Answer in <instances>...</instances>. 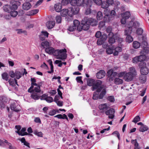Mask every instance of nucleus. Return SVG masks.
Listing matches in <instances>:
<instances>
[{
  "label": "nucleus",
  "instance_id": "60",
  "mask_svg": "<svg viewBox=\"0 0 149 149\" xmlns=\"http://www.w3.org/2000/svg\"><path fill=\"white\" fill-rule=\"evenodd\" d=\"M56 113V111L54 109L51 110L49 111L48 114L51 116H53Z\"/></svg>",
  "mask_w": 149,
  "mask_h": 149
},
{
  "label": "nucleus",
  "instance_id": "14",
  "mask_svg": "<svg viewBox=\"0 0 149 149\" xmlns=\"http://www.w3.org/2000/svg\"><path fill=\"white\" fill-rule=\"evenodd\" d=\"M11 3L12 6L11 8L12 10H16L18 6L20 4V2L19 1H12Z\"/></svg>",
  "mask_w": 149,
  "mask_h": 149
},
{
  "label": "nucleus",
  "instance_id": "15",
  "mask_svg": "<svg viewBox=\"0 0 149 149\" xmlns=\"http://www.w3.org/2000/svg\"><path fill=\"white\" fill-rule=\"evenodd\" d=\"M105 75V71L103 70H100L96 74L97 77L99 79H101L104 77Z\"/></svg>",
  "mask_w": 149,
  "mask_h": 149
},
{
  "label": "nucleus",
  "instance_id": "6",
  "mask_svg": "<svg viewBox=\"0 0 149 149\" xmlns=\"http://www.w3.org/2000/svg\"><path fill=\"white\" fill-rule=\"evenodd\" d=\"M19 102L17 101H13L10 106L11 109L15 112L19 111L21 110V107L19 105Z\"/></svg>",
  "mask_w": 149,
  "mask_h": 149
},
{
  "label": "nucleus",
  "instance_id": "55",
  "mask_svg": "<svg viewBox=\"0 0 149 149\" xmlns=\"http://www.w3.org/2000/svg\"><path fill=\"white\" fill-rule=\"evenodd\" d=\"M108 100L111 102H114L115 101V98L113 96H109L107 98Z\"/></svg>",
  "mask_w": 149,
  "mask_h": 149
},
{
  "label": "nucleus",
  "instance_id": "51",
  "mask_svg": "<svg viewBox=\"0 0 149 149\" xmlns=\"http://www.w3.org/2000/svg\"><path fill=\"white\" fill-rule=\"evenodd\" d=\"M104 16H110V11L108 9H105L104 12Z\"/></svg>",
  "mask_w": 149,
  "mask_h": 149
},
{
  "label": "nucleus",
  "instance_id": "31",
  "mask_svg": "<svg viewBox=\"0 0 149 149\" xmlns=\"http://www.w3.org/2000/svg\"><path fill=\"white\" fill-rule=\"evenodd\" d=\"M114 82L115 84L117 85L121 84L123 83V80L119 78H116L114 80Z\"/></svg>",
  "mask_w": 149,
  "mask_h": 149
},
{
  "label": "nucleus",
  "instance_id": "10",
  "mask_svg": "<svg viewBox=\"0 0 149 149\" xmlns=\"http://www.w3.org/2000/svg\"><path fill=\"white\" fill-rule=\"evenodd\" d=\"M135 76L130 73L126 72L123 77L124 79L127 81H132Z\"/></svg>",
  "mask_w": 149,
  "mask_h": 149
},
{
  "label": "nucleus",
  "instance_id": "61",
  "mask_svg": "<svg viewBox=\"0 0 149 149\" xmlns=\"http://www.w3.org/2000/svg\"><path fill=\"white\" fill-rule=\"evenodd\" d=\"M82 78V77L81 76L77 77L76 78V80L77 82L82 84L83 83V81L81 80Z\"/></svg>",
  "mask_w": 149,
  "mask_h": 149
},
{
  "label": "nucleus",
  "instance_id": "32",
  "mask_svg": "<svg viewBox=\"0 0 149 149\" xmlns=\"http://www.w3.org/2000/svg\"><path fill=\"white\" fill-rule=\"evenodd\" d=\"M4 97L2 96H0V108L2 109L4 108L5 104L3 102Z\"/></svg>",
  "mask_w": 149,
  "mask_h": 149
},
{
  "label": "nucleus",
  "instance_id": "36",
  "mask_svg": "<svg viewBox=\"0 0 149 149\" xmlns=\"http://www.w3.org/2000/svg\"><path fill=\"white\" fill-rule=\"evenodd\" d=\"M101 91L100 95L99 94V99H102L106 93V91L104 89L102 88Z\"/></svg>",
  "mask_w": 149,
  "mask_h": 149
},
{
  "label": "nucleus",
  "instance_id": "12",
  "mask_svg": "<svg viewBox=\"0 0 149 149\" xmlns=\"http://www.w3.org/2000/svg\"><path fill=\"white\" fill-rule=\"evenodd\" d=\"M114 112L115 110L114 109L111 108L106 111L105 112V113L106 115H109L108 117L109 118L112 119L114 116Z\"/></svg>",
  "mask_w": 149,
  "mask_h": 149
},
{
  "label": "nucleus",
  "instance_id": "44",
  "mask_svg": "<svg viewBox=\"0 0 149 149\" xmlns=\"http://www.w3.org/2000/svg\"><path fill=\"white\" fill-rule=\"evenodd\" d=\"M95 81L93 79H90L87 81L88 85L89 86H93Z\"/></svg>",
  "mask_w": 149,
  "mask_h": 149
},
{
  "label": "nucleus",
  "instance_id": "9",
  "mask_svg": "<svg viewBox=\"0 0 149 149\" xmlns=\"http://www.w3.org/2000/svg\"><path fill=\"white\" fill-rule=\"evenodd\" d=\"M70 13L69 14V16L71 17L74 15L77 14L79 12V8L78 6L75 7L74 8L72 7L70 8Z\"/></svg>",
  "mask_w": 149,
  "mask_h": 149
},
{
  "label": "nucleus",
  "instance_id": "33",
  "mask_svg": "<svg viewBox=\"0 0 149 149\" xmlns=\"http://www.w3.org/2000/svg\"><path fill=\"white\" fill-rule=\"evenodd\" d=\"M148 128L146 125H143L139 128V131L142 132H144L148 130Z\"/></svg>",
  "mask_w": 149,
  "mask_h": 149
},
{
  "label": "nucleus",
  "instance_id": "16",
  "mask_svg": "<svg viewBox=\"0 0 149 149\" xmlns=\"http://www.w3.org/2000/svg\"><path fill=\"white\" fill-rule=\"evenodd\" d=\"M146 57L145 55H141L138 57L137 58H134L133 60L134 61L135 60H136L137 61H140L141 62H144L143 61L146 59Z\"/></svg>",
  "mask_w": 149,
  "mask_h": 149
},
{
  "label": "nucleus",
  "instance_id": "59",
  "mask_svg": "<svg viewBox=\"0 0 149 149\" xmlns=\"http://www.w3.org/2000/svg\"><path fill=\"white\" fill-rule=\"evenodd\" d=\"M77 0H72L70 1V4L73 6H77Z\"/></svg>",
  "mask_w": 149,
  "mask_h": 149
},
{
  "label": "nucleus",
  "instance_id": "30",
  "mask_svg": "<svg viewBox=\"0 0 149 149\" xmlns=\"http://www.w3.org/2000/svg\"><path fill=\"white\" fill-rule=\"evenodd\" d=\"M4 10L7 12L9 13L10 10H12L10 5H5L3 7Z\"/></svg>",
  "mask_w": 149,
  "mask_h": 149
},
{
  "label": "nucleus",
  "instance_id": "20",
  "mask_svg": "<svg viewBox=\"0 0 149 149\" xmlns=\"http://www.w3.org/2000/svg\"><path fill=\"white\" fill-rule=\"evenodd\" d=\"M55 25V22L54 21H49L47 22L46 25L48 29H52L54 27Z\"/></svg>",
  "mask_w": 149,
  "mask_h": 149
},
{
  "label": "nucleus",
  "instance_id": "48",
  "mask_svg": "<svg viewBox=\"0 0 149 149\" xmlns=\"http://www.w3.org/2000/svg\"><path fill=\"white\" fill-rule=\"evenodd\" d=\"M18 13L17 11L13 10L10 12V15L13 17H15L17 15Z\"/></svg>",
  "mask_w": 149,
  "mask_h": 149
},
{
  "label": "nucleus",
  "instance_id": "57",
  "mask_svg": "<svg viewBox=\"0 0 149 149\" xmlns=\"http://www.w3.org/2000/svg\"><path fill=\"white\" fill-rule=\"evenodd\" d=\"M140 118L139 116H136L134 119L133 122L136 123L140 120Z\"/></svg>",
  "mask_w": 149,
  "mask_h": 149
},
{
  "label": "nucleus",
  "instance_id": "39",
  "mask_svg": "<svg viewBox=\"0 0 149 149\" xmlns=\"http://www.w3.org/2000/svg\"><path fill=\"white\" fill-rule=\"evenodd\" d=\"M15 75L16 78L17 79H19L22 77V74L19 71H16Z\"/></svg>",
  "mask_w": 149,
  "mask_h": 149
},
{
  "label": "nucleus",
  "instance_id": "46",
  "mask_svg": "<svg viewBox=\"0 0 149 149\" xmlns=\"http://www.w3.org/2000/svg\"><path fill=\"white\" fill-rule=\"evenodd\" d=\"M97 92H95L93 95V99L94 100H96L99 99V93L97 94Z\"/></svg>",
  "mask_w": 149,
  "mask_h": 149
},
{
  "label": "nucleus",
  "instance_id": "56",
  "mask_svg": "<svg viewBox=\"0 0 149 149\" xmlns=\"http://www.w3.org/2000/svg\"><path fill=\"white\" fill-rule=\"evenodd\" d=\"M84 0H77V6H79L83 5Z\"/></svg>",
  "mask_w": 149,
  "mask_h": 149
},
{
  "label": "nucleus",
  "instance_id": "47",
  "mask_svg": "<svg viewBox=\"0 0 149 149\" xmlns=\"http://www.w3.org/2000/svg\"><path fill=\"white\" fill-rule=\"evenodd\" d=\"M132 143L134 146V148L139 147V143H137L136 140H131Z\"/></svg>",
  "mask_w": 149,
  "mask_h": 149
},
{
  "label": "nucleus",
  "instance_id": "24",
  "mask_svg": "<svg viewBox=\"0 0 149 149\" xmlns=\"http://www.w3.org/2000/svg\"><path fill=\"white\" fill-rule=\"evenodd\" d=\"M99 108L100 110L102 111H104L108 109V107L106 104H102L99 106Z\"/></svg>",
  "mask_w": 149,
  "mask_h": 149
},
{
  "label": "nucleus",
  "instance_id": "62",
  "mask_svg": "<svg viewBox=\"0 0 149 149\" xmlns=\"http://www.w3.org/2000/svg\"><path fill=\"white\" fill-rule=\"evenodd\" d=\"M46 101L48 103H51L53 101V99L52 97L48 96Z\"/></svg>",
  "mask_w": 149,
  "mask_h": 149
},
{
  "label": "nucleus",
  "instance_id": "1",
  "mask_svg": "<svg viewBox=\"0 0 149 149\" xmlns=\"http://www.w3.org/2000/svg\"><path fill=\"white\" fill-rule=\"evenodd\" d=\"M31 86L29 88L28 91L31 93V98L34 100H38L40 98V96L41 83H36V80L34 78H31Z\"/></svg>",
  "mask_w": 149,
  "mask_h": 149
},
{
  "label": "nucleus",
  "instance_id": "49",
  "mask_svg": "<svg viewBox=\"0 0 149 149\" xmlns=\"http://www.w3.org/2000/svg\"><path fill=\"white\" fill-rule=\"evenodd\" d=\"M70 0H62L61 1V4L63 6H66L70 3Z\"/></svg>",
  "mask_w": 149,
  "mask_h": 149
},
{
  "label": "nucleus",
  "instance_id": "53",
  "mask_svg": "<svg viewBox=\"0 0 149 149\" xmlns=\"http://www.w3.org/2000/svg\"><path fill=\"white\" fill-rule=\"evenodd\" d=\"M143 32V29L141 28H139L136 30V33L139 35H141Z\"/></svg>",
  "mask_w": 149,
  "mask_h": 149
},
{
  "label": "nucleus",
  "instance_id": "40",
  "mask_svg": "<svg viewBox=\"0 0 149 149\" xmlns=\"http://www.w3.org/2000/svg\"><path fill=\"white\" fill-rule=\"evenodd\" d=\"M2 78L6 81L8 80L9 76L8 74L6 72H4L2 74Z\"/></svg>",
  "mask_w": 149,
  "mask_h": 149
},
{
  "label": "nucleus",
  "instance_id": "54",
  "mask_svg": "<svg viewBox=\"0 0 149 149\" xmlns=\"http://www.w3.org/2000/svg\"><path fill=\"white\" fill-rule=\"evenodd\" d=\"M54 63L56 64H58V66L60 67H61L63 65V63L61 60H56L54 62Z\"/></svg>",
  "mask_w": 149,
  "mask_h": 149
},
{
  "label": "nucleus",
  "instance_id": "29",
  "mask_svg": "<svg viewBox=\"0 0 149 149\" xmlns=\"http://www.w3.org/2000/svg\"><path fill=\"white\" fill-rule=\"evenodd\" d=\"M114 49L115 47L113 46L107 48L106 50L107 54H112L113 51L114 50Z\"/></svg>",
  "mask_w": 149,
  "mask_h": 149
},
{
  "label": "nucleus",
  "instance_id": "50",
  "mask_svg": "<svg viewBox=\"0 0 149 149\" xmlns=\"http://www.w3.org/2000/svg\"><path fill=\"white\" fill-rule=\"evenodd\" d=\"M105 22L104 21H101L100 22L98 27L100 29L105 26Z\"/></svg>",
  "mask_w": 149,
  "mask_h": 149
},
{
  "label": "nucleus",
  "instance_id": "43",
  "mask_svg": "<svg viewBox=\"0 0 149 149\" xmlns=\"http://www.w3.org/2000/svg\"><path fill=\"white\" fill-rule=\"evenodd\" d=\"M112 28L110 26L108 27L106 29V31L107 33H109V34L108 35V36H113V33L111 32Z\"/></svg>",
  "mask_w": 149,
  "mask_h": 149
},
{
  "label": "nucleus",
  "instance_id": "8",
  "mask_svg": "<svg viewBox=\"0 0 149 149\" xmlns=\"http://www.w3.org/2000/svg\"><path fill=\"white\" fill-rule=\"evenodd\" d=\"M5 143L9 146L10 149H15V148L12 146L11 144L8 142L7 140L4 139L3 140L0 139V146L4 147L6 146Z\"/></svg>",
  "mask_w": 149,
  "mask_h": 149
},
{
  "label": "nucleus",
  "instance_id": "35",
  "mask_svg": "<svg viewBox=\"0 0 149 149\" xmlns=\"http://www.w3.org/2000/svg\"><path fill=\"white\" fill-rule=\"evenodd\" d=\"M101 7L102 8L107 9L109 6V5L106 1L102 2L101 4Z\"/></svg>",
  "mask_w": 149,
  "mask_h": 149
},
{
  "label": "nucleus",
  "instance_id": "58",
  "mask_svg": "<svg viewBox=\"0 0 149 149\" xmlns=\"http://www.w3.org/2000/svg\"><path fill=\"white\" fill-rule=\"evenodd\" d=\"M110 16H104L103 17V20L105 22H109L110 20Z\"/></svg>",
  "mask_w": 149,
  "mask_h": 149
},
{
  "label": "nucleus",
  "instance_id": "7",
  "mask_svg": "<svg viewBox=\"0 0 149 149\" xmlns=\"http://www.w3.org/2000/svg\"><path fill=\"white\" fill-rule=\"evenodd\" d=\"M83 19H85L86 21V23L89 25H90L92 26H95L97 25V22L96 20L93 18H88L87 17H84Z\"/></svg>",
  "mask_w": 149,
  "mask_h": 149
},
{
  "label": "nucleus",
  "instance_id": "2",
  "mask_svg": "<svg viewBox=\"0 0 149 149\" xmlns=\"http://www.w3.org/2000/svg\"><path fill=\"white\" fill-rule=\"evenodd\" d=\"M66 52V50L65 48L61 49H54L52 54L56 56V59L64 61L67 57Z\"/></svg>",
  "mask_w": 149,
  "mask_h": 149
},
{
  "label": "nucleus",
  "instance_id": "4",
  "mask_svg": "<svg viewBox=\"0 0 149 149\" xmlns=\"http://www.w3.org/2000/svg\"><path fill=\"white\" fill-rule=\"evenodd\" d=\"M132 31V28L131 27L127 28L125 31V34L127 36L126 41L128 43L132 42L133 40V38L130 35Z\"/></svg>",
  "mask_w": 149,
  "mask_h": 149
},
{
  "label": "nucleus",
  "instance_id": "26",
  "mask_svg": "<svg viewBox=\"0 0 149 149\" xmlns=\"http://www.w3.org/2000/svg\"><path fill=\"white\" fill-rule=\"evenodd\" d=\"M8 82L10 85L13 86L14 87L15 86L16 84L18 86V85L17 84V80L15 79H10L9 80Z\"/></svg>",
  "mask_w": 149,
  "mask_h": 149
},
{
  "label": "nucleus",
  "instance_id": "5",
  "mask_svg": "<svg viewBox=\"0 0 149 149\" xmlns=\"http://www.w3.org/2000/svg\"><path fill=\"white\" fill-rule=\"evenodd\" d=\"M139 67L140 69V72L142 75H146L149 72V70L146 67L145 62H141L139 64Z\"/></svg>",
  "mask_w": 149,
  "mask_h": 149
},
{
  "label": "nucleus",
  "instance_id": "25",
  "mask_svg": "<svg viewBox=\"0 0 149 149\" xmlns=\"http://www.w3.org/2000/svg\"><path fill=\"white\" fill-rule=\"evenodd\" d=\"M31 7V5L29 2H26L24 3L22 5L23 9L24 10H28Z\"/></svg>",
  "mask_w": 149,
  "mask_h": 149
},
{
  "label": "nucleus",
  "instance_id": "13",
  "mask_svg": "<svg viewBox=\"0 0 149 149\" xmlns=\"http://www.w3.org/2000/svg\"><path fill=\"white\" fill-rule=\"evenodd\" d=\"M49 34V33L46 31H42L39 36L40 40L42 41L45 40L46 38H48Z\"/></svg>",
  "mask_w": 149,
  "mask_h": 149
},
{
  "label": "nucleus",
  "instance_id": "41",
  "mask_svg": "<svg viewBox=\"0 0 149 149\" xmlns=\"http://www.w3.org/2000/svg\"><path fill=\"white\" fill-rule=\"evenodd\" d=\"M130 23L131 24L133 23V25L132 26V27H134L135 28H137L139 26V23L137 21H135L134 22H131ZM131 27V26H130Z\"/></svg>",
  "mask_w": 149,
  "mask_h": 149
},
{
  "label": "nucleus",
  "instance_id": "22",
  "mask_svg": "<svg viewBox=\"0 0 149 149\" xmlns=\"http://www.w3.org/2000/svg\"><path fill=\"white\" fill-rule=\"evenodd\" d=\"M54 49L53 47H50V46L48 48L46 49L45 50V52L48 54L52 55L53 53L54 52Z\"/></svg>",
  "mask_w": 149,
  "mask_h": 149
},
{
  "label": "nucleus",
  "instance_id": "34",
  "mask_svg": "<svg viewBox=\"0 0 149 149\" xmlns=\"http://www.w3.org/2000/svg\"><path fill=\"white\" fill-rule=\"evenodd\" d=\"M130 72L129 73H130V74H133L134 76L136 75V72L135 69V68L134 67H131L129 68Z\"/></svg>",
  "mask_w": 149,
  "mask_h": 149
},
{
  "label": "nucleus",
  "instance_id": "37",
  "mask_svg": "<svg viewBox=\"0 0 149 149\" xmlns=\"http://www.w3.org/2000/svg\"><path fill=\"white\" fill-rule=\"evenodd\" d=\"M102 13L100 11L98 12L96 15V18L97 20H101L102 18Z\"/></svg>",
  "mask_w": 149,
  "mask_h": 149
},
{
  "label": "nucleus",
  "instance_id": "45",
  "mask_svg": "<svg viewBox=\"0 0 149 149\" xmlns=\"http://www.w3.org/2000/svg\"><path fill=\"white\" fill-rule=\"evenodd\" d=\"M91 4H89V6L88 5V8H87L86 10V11L85 13V14L86 15H88L90 14L91 13V10L90 7H91Z\"/></svg>",
  "mask_w": 149,
  "mask_h": 149
},
{
  "label": "nucleus",
  "instance_id": "63",
  "mask_svg": "<svg viewBox=\"0 0 149 149\" xmlns=\"http://www.w3.org/2000/svg\"><path fill=\"white\" fill-rule=\"evenodd\" d=\"M126 73V72L125 71L120 72L118 74V76L119 77H121L123 76L124 77V75Z\"/></svg>",
  "mask_w": 149,
  "mask_h": 149
},
{
  "label": "nucleus",
  "instance_id": "28",
  "mask_svg": "<svg viewBox=\"0 0 149 149\" xmlns=\"http://www.w3.org/2000/svg\"><path fill=\"white\" fill-rule=\"evenodd\" d=\"M108 37L109 38V44H112L115 42V36L113 34V36H108Z\"/></svg>",
  "mask_w": 149,
  "mask_h": 149
},
{
  "label": "nucleus",
  "instance_id": "64",
  "mask_svg": "<svg viewBox=\"0 0 149 149\" xmlns=\"http://www.w3.org/2000/svg\"><path fill=\"white\" fill-rule=\"evenodd\" d=\"M95 3L98 6H100L102 2V0H93Z\"/></svg>",
  "mask_w": 149,
  "mask_h": 149
},
{
  "label": "nucleus",
  "instance_id": "18",
  "mask_svg": "<svg viewBox=\"0 0 149 149\" xmlns=\"http://www.w3.org/2000/svg\"><path fill=\"white\" fill-rule=\"evenodd\" d=\"M26 128L23 127L21 129V131H20V132L15 131V132L18 134L19 135L24 136L28 134V133L26 132Z\"/></svg>",
  "mask_w": 149,
  "mask_h": 149
},
{
  "label": "nucleus",
  "instance_id": "19",
  "mask_svg": "<svg viewBox=\"0 0 149 149\" xmlns=\"http://www.w3.org/2000/svg\"><path fill=\"white\" fill-rule=\"evenodd\" d=\"M74 26L78 30L80 31L81 26L80 25L79 22L76 19H75L73 22Z\"/></svg>",
  "mask_w": 149,
  "mask_h": 149
},
{
  "label": "nucleus",
  "instance_id": "11",
  "mask_svg": "<svg viewBox=\"0 0 149 149\" xmlns=\"http://www.w3.org/2000/svg\"><path fill=\"white\" fill-rule=\"evenodd\" d=\"M86 20L85 19H83L81 22V24L82 26V27L81 26L80 31L81 29L87 30L89 29L90 25L86 23Z\"/></svg>",
  "mask_w": 149,
  "mask_h": 149
},
{
  "label": "nucleus",
  "instance_id": "3",
  "mask_svg": "<svg viewBox=\"0 0 149 149\" xmlns=\"http://www.w3.org/2000/svg\"><path fill=\"white\" fill-rule=\"evenodd\" d=\"M103 88L102 85V82L100 80H97L94 82L93 85L91 87L92 91H94L96 90V91L98 93L100 92Z\"/></svg>",
  "mask_w": 149,
  "mask_h": 149
},
{
  "label": "nucleus",
  "instance_id": "42",
  "mask_svg": "<svg viewBox=\"0 0 149 149\" xmlns=\"http://www.w3.org/2000/svg\"><path fill=\"white\" fill-rule=\"evenodd\" d=\"M143 75H142L139 77V80L142 83H144L146 81V77Z\"/></svg>",
  "mask_w": 149,
  "mask_h": 149
},
{
  "label": "nucleus",
  "instance_id": "23",
  "mask_svg": "<svg viewBox=\"0 0 149 149\" xmlns=\"http://www.w3.org/2000/svg\"><path fill=\"white\" fill-rule=\"evenodd\" d=\"M50 46V43L47 41H44L41 43V46L44 48L47 49Z\"/></svg>",
  "mask_w": 149,
  "mask_h": 149
},
{
  "label": "nucleus",
  "instance_id": "52",
  "mask_svg": "<svg viewBox=\"0 0 149 149\" xmlns=\"http://www.w3.org/2000/svg\"><path fill=\"white\" fill-rule=\"evenodd\" d=\"M56 22L60 23L61 22V17L60 15H57L56 17Z\"/></svg>",
  "mask_w": 149,
  "mask_h": 149
},
{
  "label": "nucleus",
  "instance_id": "17",
  "mask_svg": "<svg viewBox=\"0 0 149 149\" xmlns=\"http://www.w3.org/2000/svg\"><path fill=\"white\" fill-rule=\"evenodd\" d=\"M61 15L63 17L66 16L67 15L69 16V14L70 13V10H69L68 9H63L61 11Z\"/></svg>",
  "mask_w": 149,
  "mask_h": 149
},
{
  "label": "nucleus",
  "instance_id": "27",
  "mask_svg": "<svg viewBox=\"0 0 149 149\" xmlns=\"http://www.w3.org/2000/svg\"><path fill=\"white\" fill-rule=\"evenodd\" d=\"M121 15L122 18L127 19L129 18L130 16V13L129 11L125 12L122 13Z\"/></svg>",
  "mask_w": 149,
  "mask_h": 149
},
{
  "label": "nucleus",
  "instance_id": "38",
  "mask_svg": "<svg viewBox=\"0 0 149 149\" xmlns=\"http://www.w3.org/2000/svg\"><path fill=\"white\" fill-rule=\"evenodd\" d=\"M140 46V43L137 41H134L133 43V47L135 49L139 48Z\"/></svg>",
  "mask_w": 149,
  "mask_h": 149
},
{
  "label": "nucleus",
  "instance_id": "21",
  "mask_svg": "<svg viewBox=\"0 0 149 149\" xmlns=\"http://www.w3.org/2000/svg\"><path fill=\"white\" fill-rule=\"evenodd\" d=\"M54 7L55 10L57 12H60L62 10V5L59 3L56 4L54 5Z\"/></svg>",
  "mask_w": 149,
  "mask_h": 149
}]
</instances>
